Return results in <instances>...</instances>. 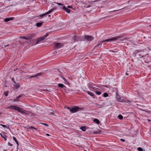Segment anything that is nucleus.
<instances>
[{"mask_svg": "<svg viewBox=\"0 0 151 151\" xmlns=\"http://www.w3.org/2000/svg\"><path fill=\"white\" fill-rule=\"evenodd\" d=\"M87 93L90 96H94L93 94L90 91H88Z\"/></svg>", "mask_w": 151, "mask_h": 151, "instance_id": "23", "label": "nucleus"}, {"mask_svg": "<svg viewBox=\"0 0 151 151\" xmlns=\"http://www.w3.org/2000/svg\"><path fill=\"white\" fill-rule=\"evenodd\" d=\"M67 108L70 111V109H71V108H70V107H68Z\"/></svg>", "mask_w": 151, "mask_h": 151, "instance_id": "43", "label": "nucleus"}, {"mask_svg": "<svg viewBox=\"0 0 151 151\" xmlns=\"http://www.w3.org/2000/svg\"><path fill=\"white\" fill-rule=\"evenodd\" d=\"M109 52H116V51H113V50H109Z\"/></svg>", "mask_w": 151, "mask_h": 151, "instance_id": "37", "label": "nucleus"}, {"mask_svg": "<svg viewBox=\"0 0 151 151\" xmlns=\"http://www.w3.org/2000/svg\"><path fill=\"white\" fill-rule=\"evenodd\" d=\"M95 92L97 95H100L101 94V92L100 91H95Z\"/></svg>", "mask_w": 151, "mask_h": 151, "instance_id": "26", "label": "nucleus"}, {"mask_svg": "<svg viewBox=\"0 0 151 151\" xmlns=\"http://www.w3.org/2000/svg\"><path fill=\"white\" fill-rule=\"evenodd\" d=\"M46 135L47 136H50V135L48 134H46Z\"/></svg>", "mask_w": 151, "mask_h": 151, "instance_id": "46", "label": "nucleus"}, {"mask_svg": "<svg viewBox=\"0 0 151 151\" xmlns=\"http://www.w3.org/2000/svg\"><path fill=\"white\" fill-rule=\"evenodd\" d=\"M0 125L3 127H6L7 128H8V127L6 125H3L1 124H0Z\"/></svg>", "mask_w": 151, "mask_h": 151, "instance_id": "30", "label": "nucleus"}, {"mask_svg": "<svg viewBox=\"0 0 151 151\" xmlns=\"http://www.w3.org/2000/svg\"><path fill=\"white\" fill-rule=\"evenodd\" d=\"M63 9L68 13H70L71 11L70 9H68L67 8L65 7V6H63Z\"/></svg>", "mask_w": 151, "mask_h": 151, "instance_id": "11", "label": "nucleus"}, {"mask_svg": "<svg viewBox=\"0 0 151 151\" xmlns=\"http://www.w3.org/2000/svg\"><path fill=\"white\" fill-rule=\"evenodd\" d=\"M13 139L14 140L15 142H16V144H17V145L18 146L19 145V143L18 142V141H17L16 138V137H13Z\"/></svg>", "mask_w": 151, "mask_h": 151, "instance_id": "21", "label": "nucleus"}, {"mask_svg": "<svg viewBox=\"0 0 151 151\" xmlns=\"http://www.w3.org/2000/svg\"><path fill=\"white\" fill-rule=\"evenodd\" d=\"M100 1V0H95V1H93V2H96V1Z\"/></svg>", "mask_w": 151, "mask_h": 151, "instance_id": "42", "label": "nucleus"}, {"mask_svg": "<svg viewBox=\"0 0 151 151\" xmlns=\"http://www.w3.org/2000/svg\"><path fill=\"white\" fill-rule=\"evenodd\" d=\"M140 94V93H138V94Z\"/></svg>", "mask_w": 151, "mask_h": 151, "instance_id": "51", "label": "nucleus"}, {"mask_svg": "<svg viewBox=\"0 0 151 151\" xmlns=\"http://www.w3.org/2000/svg\"><path fill=\"white\" fill-rule=\"evenodd\" d=\"M90 6H87V7H90Z\"/></svg>", "mask_w": 151, "mask_h": 151, "instance_id": "49", "label": "nucleus"}, {"mask_svg": "<svg viewBox=\"0 0 151 151\" xmlns=\"http://www.w3.org/2000/svg\"><path fill=\"white\" fill-rule=\"evenodd\" d=\"M4 94L6 96H7L8 95V93H6V92H5L4 93Z\"/></svg>", "mask_w": 151, "mask_h": 151, "instance_id": "36", "label": "nucleus"}, {"mask_svg": "<svg viewBox=\"0 0 151 151\" xmlns=\"http://www.w3.org/2000/svg\"><path fill=\"white\" fill-rule=\"evenodd\" d=\"M48 35V33H46L43 37H39L37 39L35 40V44H37L40 41L44 40Z\"/></svg>", "mask_w": 151, "mask_h": 151, "instance_id": "3", "label": "nucleus"}, {"mask_svg": "<svg viewBox=\"0 0 151 151\" xmlns=\"http://www.w3.org/2000/svg\"><path fill=\"white\" fill-rule=\"evenodd\" d=\"M116 97L117 99V100L118 101H120V97L119 96V95L117 92L116 91Z\"/></svg>", "mask_w": 151, "mask_h": 151, "instance_id": "13", "label": "nucleus"}, {"mask_svg": "<svg viewBox=\"0 0 151 151\" xmlns=\"http://www.w3.org/2000/svg\"><path fill=\"white\" fill-rule=\"evenodd\" d=\"M8 145L9 146H12V144L10 143L9 142H8Z\"/></svg>", "mask_w": 151, "mask_h": 151, "instance_id": "40", "label": "nucleus"}, {"mask_svg": "<svg viewBox=\"0 0 151 151\" xmlns=\"http://www.w3.org/2000/svg\"><path fill=\"white\" fill-rule=\"evenodd\" d=\"M84 38L88 41H91L93 39V37L90 35H85Z\"/></svg>", "mask_w": 151, "mask_h": 151, "instance_id": "6", "label": "nucleus"}, {"mask_svg": "<svg viewBox=\"0 0 151 151\" xmlns=\"http://www.w3.org/2000/svg\"><path fill=\"white\" fill-rule=\"evenodd\" d=\"M57 4H58L59 5H61V6H63V4H61V3H56Z\"/></svg>", "mask_w": 151, "mask_h": 151, "instance_id": "39", "label": "nucleus"}, {"mask_svg": "<svg viewBox=\"0 0 151 151\" xmlns=\"http://www.w3.org/2000/svg\"><path fill=\"white\" fill-rule=\"evenodd\" d=\"M126 75H128V74L127 73H126Z\"/></svg>", "mask_w": 151, "mask_h": 151, "instance_id": "48", "label": "nucleus"}, {"mask_svg": "<svg viewBox=\"0 0 151 151\" xmlns=\"http://www.w3.org/2000/svg\"><path fill=\"white\" fill-rule=\"evenodd\" d=\"M30 128H31V129L32 130H34V129H35V130H37V129L36 128H35L33 127H32V126H31V127H30Z\"/></svg>", "mask_w": 151, "mask_h": 151, "instance_id": "33", "label": "nucleus"}, {"mask_svg": "<svg viewBox=\"0 0 151 151\" xmlns=\"http://www.w3.org/2000/svg\"><path fill=\"white\" fill-rule=\"evenodd\" d=\"M22 95H20L18 96L16 98L14 99V101H19V99L20 97H22Z\"/></svg>", "mask_w": 151, "mask_h": 151, "instance_id": "14", "label": "nucleus"}, {"mask_svg": "<svg viewBox=\"0 0 151 151\" xmlns=\"http://www.w3.org/2000/svg\"><path fill=\"white\" fill-rule=\"evenodd\" d=\"M93 121L96 122L97 124H99L100 123L99 121L97 119H93Z\"/></svg>", "mask_w": 151, "mask_h": 151, "instance_id": "17", "label": "nucleus"}, {"mask_svg": "<svg viewBox=\"0 0 151 151\" xmlns=\"http://www.w3.org/2000/svg\"><path fill=\"white\" fill-rule=\"evenodd\" d=\"M9 45H4V46L5 47H7V46H8Z\"/></svg>", "mask_w": 151, "mask_h": 151, "instance_id": "47", "label": "nucleus"}, {"mask_svg": "<svg viewBox=\"0 0 151 151\" xmlns=\"http://www.w3.org/2000/svg\"><path fill=\"white\" fill-rule=\"evenodd\" d=\"M72 40H73V42H76L79 41L81 40L80 37L76 35H74L72 37Z\"/></svg>", "mask_w": 151, "mask_h": 151, "instance_id": "5", "label": "nucleus"}, {"mask_svg": "<svg viewBox=\"0 0 151 151\" xmlns=\"http://www.w3.org/2000/svg\"><path fill=\"white\" fill-rule=\"evenodd\" d=\"M94 133L95 134H97L99 133V132H94Z\"/></svg>", "mask_w": 151, "mask_h": 151, "instance_id": "45", "label": "nucleus"}, {"mask_svg": "<svg viewBox=\"0 0 151 151\" xmlns=\"http://www.w3.org/2000/svg\"><path fill=\"white\" fill-rule=\"evenodd\" d=\"M108 95H109L108 93H105L103 94V96L105 97H107L108 96Z\"/></svg>", "mask_w": 151, "mask_h": 151, "instance_id": "25", "label": "nucleus"}, {"mask_svg": "<svg viewBox=\"0 0 151 151\" xmlns=\"http://www.w3.org/2000/svg\"><path fill=\"white\" fill-rule=\"evenodd\" d=\"M86 126L81 127L80 128V129L83 131H85L86 130Z\"/></svg>", "mask_w": 151, "mask_h": 151, "instance_id": "20", "label": "nucleus"}, {"mask_svg": "<svg viewBox=\"0 0 151 151\" xmlns=\"http://www.w3.org/2000/svg\"><path fill=\"white\" fill-rule=\"evenodd\" d=\"M20 39H23L26 40H28V38L27 37H26L24 36L23 37H22V36H20L19 37Z\"/></svg>", "mask_w": 151, "mask_h": 151, "instance_id": "22", "label": "nucleus"}, {"mask_svg": "<svg viewBox=\"0 0 151 151\" xmlns=\"http://www.w3.org/2000/svg\"><path fill=\"white\" fill-rule=\"evenodd\" d=\"M4 134H7V133L6 132H4ZM0 134L1 136V137L4 139L5 141H6V136L5 135H4V136H3V135L1 133H0Z\"/></svg>", "mask_w": 151, "mask_h": 151, "instance_id": "15", "label": "nucleus"}, {"mask_svg": "<svg viewBox=\"0 0 151 151\" xmlns=\"http://www.w3.org/2000/svg\"><path fill=\"white\" fill-rule=\"evenodd\" d=\"M62 77V78L63 79V80L65 82V83H68L66 79L65 78L63 77Z\"/></svg>", "mask_w": 151, "mask_h": 151, "instance_id": "31", "label": "nucleus"}, {"mask_svg": "<svg viewBox=\"0 0 151 151\" xmlns=\"http://www.w3.org/2000/svg\"><path fill=\"white\" fill-rule=\"evenodd\" d=\"M120 140L122 142H124L125 141V140L124 139H120Z\"/></svg>", "mask_w": 151, "mask_h": 151, "instance_id": "38", "label": "nucleus"}, {"mask_svg": "<svg viewBox=\"0 0 151 151\" xmlns=\"http://www.w3.org/2000/svg\"><path fill=\"white\" fill-rule=\"evenodd\" d=\"M68 8H72V7L71 6H68Z\"/></svg>", "mask_w": 151, "mask_h": 151, "instance_id": "44", "label": "nucleus"}, {"mask_svg": "<svg viewBox=\"0 0 151 151\" xmlns=\"http://www.w3.org/2000/svg\"><path fill=\"white\" fill-rule=\"evenodd\" d=\"M149 26H151V25H150Z\"/></svg>", "mask_w": 151, "mask_h": 151, "instance_id": "53", "label": "nucleus"}, {"mask_svg": "<svg viewBox=\"0 0 151 151\" xmlns=\"http://www.w3.org/2000/svg\"><path fill=\"white\" fill-rule=\"evenodd\" d=\"M14 87L16 89H17L19 88L20 87V86L19 84H17L16 83H14Z\"/></svg>", "mask_w": 151, "mask_h": 151, "instance_id": "19", "label": "nucleus"}, {"mask_svg": "<svg viewBox=\"0 0 151 151\" xmlns=\"http://www.w3.org/2000/svg\"><path fill=\"white\" fill-rule=\"evenodd\" d=\"M9 109L15 110L18 111V112H20L22 114H28L25 112L26 111L24 110H22V109L19 107L17 106H14L13 105L10 106L9 107Z\"/></svg>", "mask_w": 151, "mask_h": 151, "instance_id": "2", "label": "nucleus"}, {"mask_svg": "<svg viewBox=\"0 0 151 151\" xmlns=\"http://www.w3.org/2000/svg\"><path fill=\"white\" fill-rule=\"evenodd\" d=\"M139 51H139V50H136L135 52V53H137V52H139Z\"/></svg>", "mask_w": 151, "mask_h": 151, "instance_id": "41", "label": "nucleus"}, {"mask_svg": "<svg viewBox=\"0 0 151 151\" xmlns=\"http://www.w3.org/2000/svg\"><path fill=\"white\" fill-rule=\"evenodd\" d=\"M118 118L119 119L122 120L123 119V116L121 115H120L118 116Z\"/></svg>", "mask_w": 151, "mask_h": 151, "instance_id": "27", "label": "nucleus"}, {"mask_svg": "<svg viewBox=\"0 0 151 151\" xmlns=\"http://www.w3.org/2000/svg\"><path fill=\"white\" fill-rule=\"evenodd\" d=\"M35 35L34 33L32 34H29L28 35L27 37L28 38V40L32 39L33 37L35 36Z\"/></svg>", "mask_w": 151, "mask_h": 151, "instance_id": "9", "label": "nucleus"}, {"mask_svg": "<svg viewBox=\"0 0 151 151\" xmlns=\"http://www.w3.org/2000/svg\"><path fill=\"white\" fill-rule=\"evenodd\" d=\"M137 150L139 151H143V149L141 147H138Z\"/></svg>", "mask_w": 151, "mask_h": 151, "instance_id": "28", "label": "nucleus"}, {"mask_svg": "<svg viewBox=\"0 0 151 151\" xmlns=\"http://www.w3.org/2000/svg\"><path fill=\"white\" fill-rule=\"evenodd\" d=\"M43 22L37 23L36 24V26L38 27H40L42 25Z\"/></svg>", "mask_w": 151, "mask_h": 151, "instance_id": "18", "label": "nucleus"}, {"mask_svg": "<svg viewBox=\"0 0 151 151\" xmlns=\"http://www.w3.org/2000/svg\"><path fill=\"white\" fill-rule=\"evenodd\" d=\"M82 110L81 108H80L77 106H75L72 107L70 110V112L72 113H74L79 111Z\"/></svg>", "mask_w": 151, "mask_h": 151, "instance_id": "4", "label": "nucleus"}, {"mask_svg": "<svg viewBox=\"0 0 151 151\" xmlns=\"http://www.w3.org/2000/svg\"><path fill=\"white\" fill-rule=\"evenodd\" d=\"M120 38V37L116 36L115 37H113L111 38L107 39L105 40H103V41H101V42H100L99 43L97 44L96 45V46L94 47V48H96V47L99 46L100 44H101V43H103V42H109V41H114V40H116L118 39H119Z\"/></svg>", "mask_w": 151, "mask_h": 151, "instance_id": "1", "label": "nucleus"}, {"mask_svg": "<svg viewBox=\"0 0 151 151\" xmlns=\"http://www.w3.org/2000/svg\"><path fill=\"white\" fill-rule=\"evenodd\" d=\"M140 94V93H138V94Z\"/></svg>", "mask_w": 151, "mask_h": 151, "instance_id": "52", "label": "nucleus"}, {"mask_svg": "<svg viewBox=\"0 0 151 151\" xmlns=\"http://www.w3.org/2000/svg\"><path fill=\"white\" fill-rule=\"evenodd\" d=\"M42 73H39L36 74V75H35L34 76H31L29 77V78H38V77L40 76L41 75Z\"/></svg>", "mask_w": 151, "mask_h": 151, "instance_id": "8", "label": "nucleus"}, {"mask_svg": "<svg viewBox=\"0 0 151 151\" xmlns=\"http://www.w3.org/2000/svg\"><path fill=\"white\" fill-rule=\"evenodd\" d=\"M55 9V8H53L51 9L50 10L47 12L46 13V14H50V13H51L52 12H53Z\"/></svg>", "mask_w": 151, "mask_h": 151, "instance_id": "12", "label": "nucleus"}, {"mask_svg": "<svg viewBox=\"0 0 151 151\" xmlns=\"http://www.w3.org/2000/svg\"><path fill=\"white\" fill-rule=\"evenodd\" d=\"M95 104L96 105V106L98 108H101L102 107V105H101L99 104H98L95 103Z\"/></svg>", "mask_w": 151, "mask_h": 151, "instance_id": "24", "label": "nucleus"}, {"mask_svg": "<svg viewBox=\"0 0 151 151\" xmlns=\"http://www.w3.org/2000/svg\"><path fill=\"white\" fill-rule=\"evenodd\" d=\"M41 124L45 125V126H48V125L46 124V123H41Z\"/></svg>", "mask_w": 151, "mask_h": 151, "instance_id": "32", "label": "nucleus"}, {"mask_svg": "<svg viewBox=\"0 0 151 151\" xmlns=\"http://www.w3.org/2000/svg\"><path fill=\"white\" fill-rule=\"evenodd\" d=\"M63 44L60 43H57L55 45V48L56 49H59L62 47L63 46Z\"/></svg>", "mask_w": 151, "mask_h": 151, "instance_id": "7", "label": "nucleus"}, {"mask_svg": "<svg viewBox=\"0 0 151 151\" xmlns=\"http://www.w3.org/2000/svg\"><path fill=\"white\" fill-rule=\"evenodd\" d=\"M46 15H47V14H46V13H45V14H41V15H40L39 16L40 17H44V16H45Z\"/></svg>", "mask_w": 151, "mask_h": 151, "instance_id": "29", "label": "nucleus"}, {"mask_svg": "<svg viewBox=\"0 0 151 151\" xmlns=\"http://www.w3.org/2000/svg\"><path fill=\"white\" fill-rule=\"evenodd\" d=\"M14 19V17H11L10 18H5L4 20L5 22H8L10 20H12Z\"/></svg>", "mask_w": 151, "mask_h": 151, "instance_id": "10", "label": "nucleus"}, {"mask_svg": "<svg viewBox=\"0 0 151 151\" xmlns=\"http://www.w3.org/2000/svg\"><path fill=\"white\" fill-rule=\"evenodd\" d=\"M91 88H92L94 89H98V88H96L95 87H94L93 86H91Z\"/></svg>", "mask_w": 151, "mask_h": 151, "instance_id": "34", "label": "nucleus"}, {"mask_svg": "<svg viewBox=\"0 0 151 151\" xmlns=\"http://www.w3.org/2000/svg\"><path fill=\"white\" fill-rule=\"evenodd\" d=\"M50 15H49V17H50Z\"/></svg>", "mask_w": 151, "mask_h": 151, "instance_id": "50", "label": "nucleus"}, {"mask_svg": "<svg viewBox=\"0 0 151 151\" xmlns=\"http://www.w3.org/2000/svg\"><path fill=\"white\" fill-rule=\"evenodd\" d=\"M58 86L59 87L61 88H64V87L66 88V86L63 84L61 83H59L58 85Z\"/></svg>", "mask_w": 151, "mask_h": 151, "instance_id": "16", "label": "nucleus"}, {"mask_svg": "<svg viewBox=\"0 0 151 151\" xmlns=\"http://www.w3.org/2000/svg\"><path fill=\"white\" fill-rule=\"evenodd\" d=\"M12 80L13 81V82H14V83H16V82L15 81H14V78H12Z\"/></svg>", "mask_w": 151, "mask_h": 151, "instance_id": "35", "label": "nucleus"}]
</instances>
